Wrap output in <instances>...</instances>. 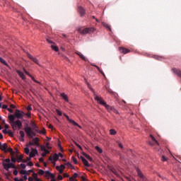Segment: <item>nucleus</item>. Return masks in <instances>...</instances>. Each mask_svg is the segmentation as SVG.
<instances>
[{"mask_svg": "<svg viewBox=\"0 0 181 181\" xmlns=\"http://www.w3.org/2000/svg\"><path fill=\"white\" fill-rule=\"evenodd\" d=\"M95 100L97 101L98 104H100L101 105H104L105 108L107 110V111H115V112H117V110H115V108H114L112 106H110L109 105H107L105 101L103 100V98L101 96H95Z\"/></svg>", "mask_w": 181, "mask_h": 181, "instance_id": "nucleus-1", "label": "nucleus"}, {"mask_svg": "<svg viewBox=\"0 0 181 181\" xmlns=\"http://www.w3.org/2000/svg\"><path fill=\"white\" fill-rule=\"evenodd\" d=\"M95 100L97 101L98 104H100L101 105H104L105 108L107 110V111H115V112H117V110H115V108H114L112 106H110L109 105H107L105 101L103 100V98L101 96H95Z\"/></svg>", "mask_w": 181, "mask_h": 181, "instance_id": "nucleus-2", "label": "nucleus"}, {"mask_svg": "<svg viewBox=\"0 0 181 181\" xmlns=\"http://www.w3.org/2000/svg\"><path fill=\"white\" fill-rule=\"evenodd\" d=\"M3 166L6 170H9L11 168H12V169H15L16 168L15 164L11 163V160L9 158L3 160Z\"/></svg>", "mask_w": 181, "mask_h": 181, "instance_id": "nucleus-3", "label": "nucleus"}, {"mask_svg": "<svg viewBox=\"0 0 181 181\" xmlns=\"http://www.w3.org/2000/svg\"><path fill=\"white\" fill-rule=\"evenodd\" d=\"M78 33H81V35H87V33H91V32H95V28H78Z\"/></svg>", "mask_w": 181, "mask_h": 181, "instance_id": "nucleus-4", "label": "nucleus"}, {"mask_svg": "<svg viewBox=\"0 0 181 181\" xmlns=\"http://www.w3.org/2000/svg\"><path fill=\"white\" fill-rule=\"evenodd\" d=\"M24 131L29 138H33V136H36V133L33 132V129H32L30 127H25Z\"/></svg>", "mask_w": 181, "mask_h": 181, "instance_id": "nucleus-5", "label": "nucleus"}, {"mask_svg": "<svg viewBox=\"0 0 181 181\" xmlns=\"http://www.w3.org/2000/svg\"><path fill=\"white\" fill-rule=\"evenodd\" d=\"M8 119L10 121V124L14 131L16 129V127L15 126V116L13 115H10L8 116Z\"/></svg>", "mask_w": 181, "mask_h": 181, "instance_id": "nucleus-6", "label": "nucleus"}, {"mask_svg": "<svg viewBox=\"0 0 181 181\" xmlns=\"http://www.w3.org/2000/svg\"><path fill=\"white\" fill-rule=\"evenodd\" d=\"M24 115H25V113L23 111L17 110L15 112V117H16V118H18V119H22V118H23Z\"/></svg>", "mask_w": 181, "mask_h": 181, "instance_id": "nucleus-7", "label": "nucleus"}, {"mask_svg": "<svg viewBox=\"0 0 181 181\" xmlns=\"http://www.w3.org/2000/svg\"><path fill=\"white\" fill-rule=\"evenodd\" d=\"M39 153L37 152V149L36 148H31V151L30 152V158H35L36 155H38Z\"/></svg>", "mask_w": 181, "mask_h": 181, "instance_id": "nucleus-8", "label": "nucleus"}, {"mask_svg": "<svg viewBox=\"0 0 181 181\" xmlns=\"http://www.w3.org/2000/svg\"><path fill=\"white\" fill-rule=\"evenodd\" d=\"M0 149L3 151V152H8V144L6 143H0Z\"/></svg>", "mask_w": 181, "mask_h": 181, "instance_id": "nucleus-9", "label": "nucleus"}, {"mask_svg": "<svg viewBox=\"0 0 181 181\" xmlns=\"http://www.w3.org/2000/svg\"><path fill=\"white\" fill-rule=\"evenodd\" d=\"M49 159L52 163H54V162H57V160H59V154L55 153L53 155V156H50Z\"/></svg>", "mask_w": 181, "mask_h": 181, "instance_id": "nucleus-10", "label": "nucleus"}, {"mask_svg": "<svg viewBox=\"0 0 181 181\" xmlns=\"http://www.w3.org/2000/svg\"><path fill=\"white\" fill-rule=\"evenodd\" d=\"M30 173H33V170H21L20 171L21 175H25V176H28V175H30Z\"/></svg>", "mask_w": 181, "mask_h": 181, "instance_id": "nucleus-11", "label": "nucleus"}, {"mask_svg": "<svg viewBox=\"0 0 181 181\" xmlns=\"http://www.w3.org/2000/svg\"><path fill=\"white\" fill-rule=\"evenodd\" d=\"M119 50L120 53H123V54H127V53H129L131 50L124 47H119Z\"/></svg>", "mask_w": 181, "mask_h": 181, "instance_id": "nucleus-12", "label": "nucleus"}, {"mask_svg": "<svg viewBox=\"0 0 181 181\" xmlns=\"http://www.w3.org/2000/svg\"><path fill=\"white\" fill-rule=\"evenodd\" d=\"M56 169L59 172V173H63V170L66 169V165H61L60 166H57Z\"/></svg>", "mask_w": 181, "mask_h": 181, "instance_id": "nucleus-13", "label": "nucleus"}, {"mask_svg": "<svg viewBox=\"0 0 181 181\" xmlns=\"http://www.w3.org/2000/svg\"><path fill=\"white\" fill-rule=\"evenodd\" d=\"M20 137L19 139L21 142H25V132L23 131H20Z\"/></svg>", "mask_w": 181, "mask_h": 181, "instance_id": "nucleus-14", "label": "nucleus"}, {"mask_svg": "<svg viewBox=\"0 0 181 181\" xmlns=\"http://www.w3.org/2000/svg\"><path fill=\"white\" fill-rule=\"evenodd\" d=\"M44 175L45 176V177H54V175L49 173V171H45Z\"/></svg>", "mask_w": 181, "mask_h": 181, "instance_id": "nucleus-15", "label": "nucleus"}, {"mask_svg": "<svg viewBox=\"0 0 181 181\" xmlns=\"http://www.w3.org/2000/svg\"><path fill=\"white\" fill-rule=\"evenodd\" d=\"M14 125L15 127L17 126L18 129H21V128H22V122H21L20 120H17L14 122Z\"/></svg>", "mask_w": 181, "mask_h": 181, "instance_id": "nucleus-16", "label": "nucleus"}, {"mask_svg": "<svg viewBox=\"0 0 181 181\" xmlns=\"http://www.w3.org/2000/svg\"><path fill=\"white\" fill-rule=\"evenodd\" d=\"M32 141L35 146H39V141H40L39 138L35 137L33 139Z\"/></svg>", "mask_w": 181, "mask_h": 181, "instance_id": "nucleus-17", "label": "nucleus"}, {"mask_svg": "<svg viewBox=\"0 0 181 181\" xmlns=\"http://www.w3.org/2000/svg\"><path fill=\"white\" fill-rule=\"evenodd\" d=\"M61 97L62 98H63V100H64V101H66V103H69V97L67 96V95H66V93H61Z\"/></svg>", "mask_w": 181, "mask_h": 181, "instance_id": "nucleus-18", "label": "nucleus"}, {"mask_svg": "<svg viewBox=\"0 0 181 181\" xmlns=\"http://www.w3.org/2000/svg\"><path fill=\"white\" fill-rule=\"evenodd\" d=\"M0 62L1 63H2V64H4V66H6V67H8V69H11L9 64H8L6 61H5V59H4L2 57H0Z\"/></svg>", "mask_w": 181, "mask_h": 181, "instance_id": "nucleus-19", "label": "nucleus"}, {"mask_svg": "<svg viewBox=\"0 0 181 181\" xmlns=\"http://www.w3.org/2000/svg\"><path fill=\"white\" fill-rule=\"evenodd\" d=\"M30 125H31L33 129H34V130L37 132V130H38V128H39V127H37V125H36V124H35V122H32L30 123Z\"/></svg>", "mask_w": 181, "mask_h": 181, "instance_id": "nucleus-20", "label": "nucleus"}, {"mask_svg": "<svg viewBox=\"0 0 181 181\" xmlns=\"http://www.w3.org/2000/svg\"><path fill=\"white\" fill-rule=\"evenodd\" d=\"M78 12H79L81 16H83L86 13V10H84L82 7H79Z\"/></svg>", "mask_w": 181, "mask_h": 181, "instance_id": "nucleus-21", "label": "nucleus"}, {"mask_svg": "<svg viewBox=\"0 0 181 181\" xmlns=\"http://www.w3.org/2000/svg\"><path fill=\"white\" fill-rule=\"evenodd\" d=\"M81 159L85 166H90V164H88V161L84 158V157H81Z\"/></svg>", "mask_w": 181, "mask_h": 181, "instance_id": "nucleus-22", "label": "nucleus"}, {"mask_svg": "<svg viewBox=\"0 0 181 181\" xmlns=\"http://www.w3.org/2000/svg\"><path fill=\"white\" fill-rule=\"evenodd\" d=\"M17 73L18 76L21 77V78H22L23 80H25V78H26V77L25 76V74H23V72L21 71H17Z\"/></svg>", "mask_w": 181, "mask_h": 181, "instance_id": "nucleus-23", "label": "nucleus"}, {"mask_svg": "<svg viewBox=\"0 0 181 181\" xmlns=\"http://www.w3.org/2000/svg\"><path fill=\"white\" fill-rule=\"evenodd\" d=\"M23 154H21V155H20V156H17V162H18V163H21V162H23Z\"/></svg>", "mask_w": 181, "mask_h": 181, "instance_id": "nucleus-24", "label": "nucleus"}, {"mask_svg": "<svg viewBox=\"0 0 181 181\" xmlns=\"http://www.w3.org/2000/svg\"><path fill=\"white\" fill-rule=\"evenodd\" d=\"M51 49H52V50H54V52H59V47H57V45L54 44L51 45Z\"/></svg>", "mask_w": 181, "mask_h": 181, "instance_id": "nucleus-25", "label": "nucleus"}, {"mask_svg": "<svg viewBox=\"0 0 181 181\" xmlns=\"http://www.w3.org/2000/svg\"><path fill=\"white\" fill-rule=\"evenodd\" d=\"M24 152L26 155H30L29 145H26V147L24 148Z\"/></svg>", "mask_w": 181, "mask_h": 181, "instance_id": "nucleus-26", "label": "nucleus"}, {"mask_svg": "<svg viewBox=\"0 0 181 181\" xmlns=\"http://www.w3.org/2000/svg\"><path fill=\"white\" fill-rule=\"evenodd\" d=\"M76 54H78V56H80V57H81V59H82V60H84V62H87L86 57H84L83 55V54H81V52H76Z\"/></svg>", "mask_w": 181, "mask_h": 181, "instance_id": "nucleus-27", "label": "nucleus"}, {"mask_svg": "<svg viewBox=\"0 0 181 181\" xmlns=\"http://www.w3.org/2000/svg\"><path fill=\"white\" fill-rule=\"evenodd\" d=\"M83 156H85V158H86V159L88 160H90V162H91V160H93V158H91V157L88 154L83 153Z\"/></svg>", "mask_w": 181, "mask_h": 181, "instance_id": "nucleus-28", "label": "nucleus"}, {"mask_svg": "<svg viewBox=\"0 0 181 181\" xmlns=\"http://www.w3.org/2000/svg\"><path fill=\"white\" fill-rule=\"evenodd\" d=\"M40 151H42V152H46V153H49V151L46 149V146H40Z\"/></svg>", "mask_w": 181, "mask_h": 181, "instance_id": "nucleus-29", "label": "nucleus"}, {"mask_svg": "<svg viewBox=\"0 0 181 181\" xmlns=\"http://www.w3.org/2000/svg\"><path fill=\"white\" fill-rule=\"evenodd\" d=\"M37 134H40L41 135H45L46 134V130L45 129H42V130H37Z\"/></svg>", "mask_w": 181, "mask_h": 181, "instance_id": "nucleus-30", "label": "nucleus"}, {"mask_svg": "<svg viewBox=\"0 0 181 181\" xmlns=\"http://www.w3.org/2000/svg\"><path fill=\"white\" fill-rule=\"evenodd\" d=\"M151 141H153V144H156V145H159V143H158V141H156V139H155L154 136H153L152 135L150 136Z\"/></svg>", "mask_w": 181, "mask_h": 181, "instance_id": "nucleus-31", "label": "nucleus"}, {"mask_svg": "<svg viewBox=\"0 0 181 181\" xmlns=\"http://www.w3.org/2000/svg\"><path fill=\"white\" fill-rule=\"evenodd\" d=\"M33 157L29 156L27 158V159L23 160V163H28V162H30V159H32Z\"/></svg>", "mask_w": 181, "mask_h": 181, "instance_id": "nucleus-32", "label": "nucleus"}, {"mask_svg": "<svg viewBox=\"0 0 181 181\" xmlns=\"http://www.w3.org/2000/svg\"><path fill=\"white\" fill-rule=\"evenodd\" d=\"M7 152H10L11 156H14L15 155V152L13 151V150L11 148H7Z\"/></svg>", "mask_w": 181, "mask_h": 181, "instance_id": "nucleus-33", "label": "nucleus"}, {"mask_svg": "<svg viewBox=\"0 0 181 181\" xmlns=\"http://www.w3.org/2000/svg\"><path fill=\"white\" fill-rule=\"evenodd\" d=\"M109 132L111 135H117V131H115V129H110L109 130Z\"/></svg>", "mask_w": 181, "mask_h": 181, "instance_id": "nucleus-34", "label": "nucleus"}, {"mask_svg": "<svg viewBox=\"0 0 181 181\" xmlns=\"http://www.w3.org/2000/svg\"><path fill=\"white\" fill-rule=\"evenodd\" d=\"M95 149H96V151H98V152H99V153H103V149L101 148H100L99 146H96L95 147Z\"/></svg>", "mask_w": 181, "mask_h": 181, "instance_id": "nucleus-35", "label": "nucleus"}, {"mask_svg": "<svg viewBox=\"0 0 181 181\" xmlns=\"http://www.w3.org/2000/svg\"><path fill=\"white\" fill-rule=\"evenodd\" d=\"M69 122H70V124H72V125H74V127H77V126H78V124H77V122H76L74 120H73V119H71L70 121H69Z\"/></svg>", "mask_w": 181, "mask_h": 181, "instance_id": "nucleus-36", "label": "nucleus"}, {"mask_svg": "<svg viewBox=\"0 0 181 181\" xmlns=\"http://www.w3.org/2000/svg\"><path fill=\"white\" fill-rule=\"evenodd\" d=\"M65 166H68V168H71V169H74V167L70 163V162H67L65 163Z\"/></svg>", "mask_w": 181, "mask_h": 181, "instance_id": "nucleus-37", "label": "nucleus"}, {"mask_svg": "<svg viewBox=\"0 0 181 181\" xmlns=\"http://www.w3.org/2000/svg\"><path fill=\"white\" fill-rule=\"evenodd\" d=\"M174 71L176 74H177V76H179L180 77H181V71L179 69H174Z\"/></svg>", "mask_w": 181, "mask_h": 181, "instance_id": "nucleus-38", "label": "nucleus"}, {"mask_svg": "<svg viewBox=\"0 0 181 181\" xmlns=\"http://www.w3.org/2000/svg\"><path fill=\"white\" fill-rule=\"evenodd\" d=\"M137 173H138V175H139V177H141V179H144V174H142L141 170H137Z\"/></svg>", "mask_w": 181, "mask_h": 181, "instance_id": "nucleus-39", "label": "nucleus"}, {"mask_svg": "<svg viewBox=\"0 0 181 181\" xmlns=\"http://www.w3.org/2000/svg\"><path fill=\"white\" fill-rule=\"evenodd\" d=\"M71 159H72L74 163H75V165H77V164L78 163V162L77 161V159L75 158L74 156H72V157H71Z\"/></svg>", "mask_w": 181, "mask_h": 181, "instance_id": "nucleus-40", "label": "nucleus"}, {"mask_svg": "<svg viewBox=\"0 0 181 181\" xmlns=\"http://www.w3.org/2000/svg\"><path fill=\"white\" fill-rule=\"evenodd\" d=\"M7 134H8L9 136H13V132L10 129H8Z\"/></svg>", "mask_w": 181, "mask_h": 181, "instance_id": "nucleus-41", "label": "nucleus"}, {"mask_svg": "<svg viewBox=\"0 0 181 181\" xmlns=\"http://www.w3.org/2000/svg\"><path fill=\"white\" fill-rule=\"evenodd\" d=\"M33 177L35 179V180H36V179H37V174L35 173L34 171L33 173Z\"/></svg>", "mask_w": 181, "mask_h": 181, "instance_id": "nucleus-42", "label": "nucleus"}, {"mask_svg": "<svg viewBox=\"0 0 181 181\" xmlns=\"http://www.w3.org/2000/svg\"><path fill=\"white\" fill-rule=\"evenodd\" d=\"M56 112H57V115H59V117H62V111H60L59 110H56Z\"/></svg>", "mask_w": 181, "mask_h": 181, "instance_id": "nucleus-43", "label": "nucleus"}, {"mask_svg": "<svg viewBox=\"0 0 181 181\" xmlns=\"http://www.w3.org/2000/svg\"><path fill=\"white\" fill-rule=\"evenodd\" d=\"M33 62H34V63H36V64H39V60H37V59L36 58H33Z\"/></svg>", "mask_w": 181, "mask_h": 181, "instance_id": "nucleus-44", "label": "nucleus"}, {"mask_svg": "<svg viewBox=\"0 0 181 181\" xmlns=\"http://www.w3.org/2000/svg\"><path fill=\"white\" fill-rule=\"evenodd\" d=\"M45 170H39L38 173L39 175H45Z\"/></svg>", "mask_w": 181, "mask_h": 181, "instance_id": "nucleus-45", "label": "nucleus"}, {"mask_svg": "<svg viewBox=\"0 0 181 181\" xmlns=\"http://www.w3.org/2000/svg\"><path fill=\"white\" fill-rule=\"evenodd\" d=\"M95 67H97L98 70L100 71V73H101V74H103V76H105V74H104V72H103V71H101V69H100L98 66H95Z\"/></svg>", "mask_w": 181, "mask_h": 181, "instance_id": "nucleus-46", "label": "nucleus"}, {"mask_svg": "<svg viewBox=\"0 0 181 181\" xmlns=\"http://www.w3.org/2000/svg\"><path fill=\"white\" fill-rule=\"evenodd\" d=\"M95 67H97L98 70L100 71V73H101V74H103V76H105V74H104V72H103V71H101V69H100L98 66H95Z\"/></svg>", "mask_w": 181, "mask_h": 181, "instance_id": "nucleus-47", "label": "nucleus"}, {"mask_svg": "<svg viewBox=\"0 0 181 181\" xmlns=\"http://www.w3.org/2000/svg\"><path fill=\"white\" fill-rule=\"evenodd\" d=\"M28 166H33V163L32 161H27Z\"/></svg>", "mask_w": 181, "mask_h": 181, "instance_id": "nucleus-48", "label": "nucleus"}, {"mask_svg": "<svg viewBox=\"0 0 181 181\" xmlns=\"http://www.w3.org/2000/svg\"><path fill=\"white\" fill-rule=\"evenodd\" d=\"M11 162H13V163H15L16 162V158H15V157H13V156H11Z\"/></svg>", "mask_w": 181, "mask_h": 181, "instance_id": "nucleus-49", "label": "nucleus"}, {"mask_svg": "<svg viewBox=\"0 0 181 181\" xmlns=\"http://www.w3.org/2000/svg\"><path fill=\"white\" fill-rule=\"evenodd\" d=\"M64 117H66V119H67L69 122H70V121H71V119H70V117H69V115H66V114H64Z\"/></svg>", "mask_w": 181, "mask_h": 181, "instance_id": "nucleus-50", "label": "nucleus"}, {"mask_svg": "<svg viewBox=\"0 0 181 181\" xmlns=\"http://www.w3.org/2000/svg\"><path fill=\"white\" fill-rule=\"evenodd\" d=\"M64 117H66V119H67L69 122H70V121H71V119H70V117H69V115H66V114H64Z\"/></svg>", "mask_w": 181, "mask_h": 181, "instance_id": "nucleus-51", "label": "nucleus"}, {"mask_svg": "<svg viewBox=\"0 0 181 181\" xmlns=\"http://www.w3.org/2000/svg\"><path fill=\"white\" fill-rule=\"evenodd\" d=\"M64 117H66V119H67L69 122H70V121H71V119H70V117H69V115H66V114H64Z\"/></svg>", "mask_w": 181, "mask_h": 181, "instance_id": "nucleus-52", "label": "nucleus"}, {"mask_svg": "<svg viewBox=\"0 0 181 181\" xmlns=\"http://www.w3.org/2000/svg\"><path fill=\"white\" fill-rule=\"evenodd\" d=\"M64 117H66V119H67L69 122H70V121H71V119H70V117H69V115H66V114H64Z\"/></svg>", "mask_w": 181, "mask_h": 181, "instance_id": "nucleus-53", "label": "nucleus"}, {"mask_svg": "<svg viewBox=\"0 0 181 181\" xmlns=\"http://www.w3.org/2000/svg\"><path fill=\"white\" fill-rule=\"evenodd\" d=\"M26 145H28V148H29V146H35V144H34V143L33 141H30V143L28 144H26Z\"/></svg>", "mask_w": 181, "mask_h": 181, "instance_id": "nucleus-54", "label": "nucleus"}, {"mask_svg": "<svg viewBox=\"0 0 181 181\" xmlns=\"http://www.w3.org/2000/svg\"><path fill=\"white\" fill-rule=\"evenodd\" d=\"M88 88H90V90H91V91L94 92V89H93V88L91 87V85H90V83H88Z\"/></svg>", "mask_w": 181, "mask_h": 181, "instance_id": "nucleus-55", "label": "nucleus"}, {"mask_svg": "<svg viewBox=\"0 0 181 181\" xmlns=\"http://www.w3.org/2000/svg\"><path fill=\"white\" fill-rule=\"evenodd\" d=\"M21 168H22V169H26V165L22 163L21 164Z\"/></svg>", "mask_w": 181, "mask_h": 181, "instance_id": "nucleus-56", "label": "nucleus"}, {"mask_svg": "<svg viewBox=\"0 0 181 181\" xmlns=\"http://www.w3.org/2000/svg\"><path fill=\"white\" fill-rule=\"evenodd\" d=\"M72 177H74V178H75V180H76V179H77V177H78V174L74 173Z\"/></svg>", "mask_w": 181, "mask_h": 181, "instance_id": "nucleus-57", "label": "nucleus"}, {"mask_svg": "<svg viewBox=\"0 0 181 181\" xmlns=\"http://www.w3.org/2000/svg\"><path fill=\"white\" fill-rule=\"evenodd\" d=\"M162 160L163 162H166V160H168V158H166V157H165L164 156H162Z\"/></svg>", "mask_w": 181, "mask_h": 181, "instance_id": "nucleus-58", "label": "nucleus"}, {"mask_svg": "<svg viewBox=\"0 0 181 181\" xmlns=\"http://www.w3.org/2000/svg\"><path fill=\"white\" fill-rule=\"evenodd\" d=\"M3 134H8V129H4L2 130Z\"/></svg>", "mask_w": 181, "mask_h": 181, "instance_id": "nucleus-59", "label": "nucleus"}, {"mask_svg": "<svg viewBox=\"0 0 181 181\" xmlns=\"http://www.w3.org/2000/svg\"><path fill=\"white\" fill-rule=\"evenodd\" d=\"M27 110H28V111H32V106L28 105V106L27 107Z\"/></svg>", "mask_w": 181, "mask_h": 181, "instance_id": "nucleus-60", "label": "nucleus"}, {"mask_svg": "<svg viewBox=\"0 0 181 181\" xmlns=\"http://www.w3.org/2000/svg\"><path fill=\"white\" fill-rule=\"evenodd\" d=\"M23 71H24V73H25V74H27V76H29L30 77H32V76L29 74V72H28L25 69H23Z\"/></svg>", "mask_w": 181, "mask_h": 181, "instance_id": "nucleus-61", "label": "nucleus"}, {"mask_svg": "<svg viewBox=\"0 0 181 181\" xmlns=\"http://www.w3.org/2000/svg\"><path fill=\"white\" fill-rule=\"evenodd\" d=\"M4 128H5V129H9V125H8L7 124H5Z\"/></svg>", "mask_w": 181, "mask_h": 181, "instance_id": "nucleus-62", "label": "nucleus"}, {"mask_svg": "<svg viewBox=\"0 0 181 181\" xmlns=\"http://www.w3.org/2000/svg\"><path fill=\"white\" fill-rule=\"evenodd\" d=\"M69 180H70V181H74V180H75L74 177L72 176V177H69Z\"/></svg>", "mask_w": 181, "mask_h": 181, "instance_id": "nucleus-63", "label": "nucleus"}, {"mask_svg": "<svg viewBox=\"0 0 181 181\" xmlns=\"http://www.w3.org/2000/svg\"><path fill=\"white\" fill-rule=\"evenodd\" d=\"M25 115H26V117H28V118H30V117H31V115L29 112L27 114H25Z\"/></svg>", "mask_w": 181, "mask_h": 181, "instance_id": "nucleus-64", "label": "nucleus"}]
</instances>
